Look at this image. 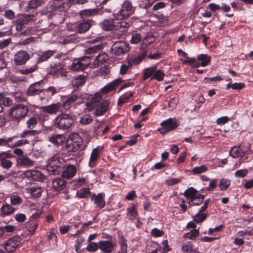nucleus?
Listing matches in <instances>:
<instances>
[{"label": "nucleus", "mask_w": 253, "mask_h": 253, "mask_svg": "<svg viewBox=\"0 0 253 253\" xmlns=\"http://www.w3.org/2000/svg\"><path fill=\"white\" fill-rule=\"evenodd\" d=\"M156 0H143L142 3L140 4L141 8L147 9L151 6Z\"/></svg>", "instance_id": "nucleus-62"}, {"label": "nucleus", "mask_w": 253, "mask_h": 253, "mask_svg": "<svg viewBox=\"0 0 253 253\" xmlns=\"http://www.w3.org/2000/svg\"><path fill=\"white\" fill-rule=\"evenodd\" d=\"M61 107V103H56L50 105L42 106V109L44 112H46L50 114H55L59 112Z\"/></svg>", "instance_id": "nucleus-20"}, {"label": "nucleus", "mask_w": 253, "mask_h": 253, "mask_svg": "<svg viewBox=\"0 0 253 253\" xmlns=\"http://www.w3.org/2000/svg\"><path fill=\"white\" fill-rule=\"evenodd\" d=\"M200 212V211L194 216V221L197 223H200L203 221L207 217L206 213Z\"/></svg>", "instance_id": "nucleus-53"}, {"label": "nucleus", "mask_w": 253, "mask_h": 253, "mask_svg": "<svg viewBox=\"0 0 253 253\" xmlns=\"http://www.w3.org/2000/svg\"><path fill=\"white\" fill-rule=\"evenodd\" d=\"M45 176L42 174L41 172L39 170H35L33 177V180L35 181H42L44 179Z\"/></svg>", "instance_id": "nucleus-61"}, {"label": "nucleus", "mask_w": 253, "mask_h": 253, "mask_svg": "<svg viewBox=\"0 0 253 253\" xmlns=\"http://www.w3.org/2000/svg\"><path fill=\"white\" fill-rule=\"evenodd\" d=\"M22 199L17 195H12L10 197V203L12 205L16 206L22 203Z\"/></svg>", "instance_id": "nucleus-55"}, {"label": "nucleus", "mask_w": 253, "mask_h": 253, "mask_svg": "<svg viewBox=\"0 0 253 253\" xmlns=\"http://www.w3.org/2000/svg\"><path fill=\"white\" fill-rule=\"evenodd\" d=\"M164 76L165 73L162 71L158 70L154 73L151 79H156L158 81H161L163 80V77Z\"/></svg>", "instance_id": "nucleus-56"}, {"label": "nucleus", "mask_w": 253, "mask_h": 253, "mask_svg": "<svg viewBox=\"0 0 253 253\" xmlns=\"http://www.w3.org/2000/svg\"><path fill=\"white\" fill-rule=\"evenodd\" d=\"M29 58L30 55L27 51L20 50L15 54L14 61L17 65H21L25 64Z\"/></svg>", "instance_id": "nucleus-16"}, {"label": "nucleus", "mask_w": 253, "mask_h": 253, "mask_svg": "<svg viewBox=\"0 0 253 253\" xmlns=\"http://www.w3.org/2000/svg\"><path fill=\"white\" fill-rule=\"evenodd\" d=\"M102 98L101 92H97L93 95H90L86 103V109L91 111L96 106L97 103L100 102Z\"/></svg>", "instance_id": "nucleus-14"}, {"label": "nucleus", "mask_w": 253, "mask_h": 253, "mask_svg": "<svg viewBox=\"0 0 253 253\" xmlns=\"http://www.w3.org/2000/svg\"><path fill=\"white\" fill-rule=\"evenodd\" d=\"M57 92L56 88L52 86L48 87L46 89L42 87V96L41 97V99L43 100L44 99L48 100L50 98L51 96H53Z\"/></svg>", "instance_id": "nucleus-21"}, {"label": "nucleus", "mask_w": 253, "mask_h": 253, "mask_svg": "<svg viewBox=\"0 0 253 253\" xmlns=\"http://www.w3.org/2000/svg\"><path fill=\"white\" fill-rule=\"evenodd\" d=\"M122 82L123 80L120 78L115 80L103 87L101 90V93L106 94L115 89Z\"/></svg>", "instance_id": "nucleus-19"}, {"label": "nucleus", "mask_w": 253, "mask_h": 253, "mask_svg": "<svg viewBox=\"0 0 253 253\" xmlns=\"http://www.w3.org/2000/svg\"><path fill=\"white\" fill-rule=\"evenodd\" d=\"M28 112L29 109L26 105L22 104H16L10 108L9 115L12 119L19 120L25 117Z\"/></svg>", "instance_id": "nucleus-5"}, {"label": "nucleus", "mask_w": 253, "mask_h": 253, "mask_svg": "<svg viewBox=\"0 0 253 253\" xmlns=\"http://www.w3.org/2000/svg\"><path fill=\"white\" fill-rule=\"evenodd\" d=\"M77 171L76 168L73 165L68 166L63 171L62 176L66 178L70 179L73 177Z\"/></svg>", "instance_id": "nucleus-27"}, {"label": "nucleus", "mask_w": 253, "mask_h": 253, "mask_svg": "<svg viewBox=\"0 0 253 253\" xmlns=\"http://www.w3.org/2000/svg\"><path fill=\"white\" fill-rule=\"evenodd\" d=\"M15 209L9 204H4L0 208V211L3 216H8L14 212Z\"/></svg>", "instance_id": "nucleus-30"}, {"label": "nucleus", "mask_w": 253, "mask_h": 253, "mask_svg": "<svg viewBox=\"0 0 253 253\" xmlns=\"http://www.w3.org/2000/svg\"><path fill=\"white\" fill-rule=\"evenodd\" d=\"M66 186V181L62 178L57 177L52 180V187L54 191H58L63 189Z\"/></svg>", "instance_id": "nucleus-25"}, {"label": "nucleus", "mask_w": 253, "mask_h": 253, "mask_svg": "<svg viewBox=\"0 0 253 253\" xmlns=\"http://www.w3.org/2000/svg\"><path fill=\"white\" fill-rule=\"evenodd\" d=\"M102 47L103 46L101 44L93 45L87 48L85 50V52L86 54H92L96 53L100 51L102 48Z\"/></svg>", "instance_id": "nucleus-49"}, {"label": "nucleus", "mask_w": 253, "mask_h": 253, "mask_svg": "<svg viewBox=\"0 0 253 253\" xmlns=\"http://www.w3.org/2000/svg\"><path fill=\"white\" fill-rule=\"evenodd\" d=\"M156 69V66L145 69L143 71V80L149 78L155 72Z\"/></svg>", "instance_id": "nucleus-46"}, {"label": "nucleus", "mask_w": 253, "mask_h": 253, "mask_svg": "<svg viewBox=\"0 0 253 253\" xmlns=\"http://www.w3.org/2000/svg\"><path fill=\"white\" fill-rule=\"evenodd\" d=\"M208 170V168L205 165H201L200 167H196L192 169L191 172L194 174H199L205 172Z\"/></svg>", "instance_id": "nucleus-45"}, {"label": "nucleus", "mask_w": 253, "mask_h": 253, "mask_svg": "<svg viewBox=\"0 0 253 253\" xmlns=\"http://www.w3.org/2000/svg\"><path fill=\"white\" fill-rule=\"evenodd\" d=\"M18 137V136L15 135L12 137H9L7 139L4 138H0V146H7V147H8V145H9V143L12 142L15 139L17 138Z\"/></svg>", "instance_id": "nucleus-52"}, {"label": "nucleus", "mask_w": 253, "mask_h": 253, "mask_svg": "<svg viewBox=\"0 0 253 253\" xmlns=\"http://www.w3.org/2000/svg\"><path fill=\"white\" fill-rule=\"evenodd\" d=\"M21 244L18 237H12L8 240L4 244L5 250L8 253L13 252Z\"/></svg>", "instance_id": "nucleus-17"}, {"label": "nucleus", "mask_w": 253, "mask_h": 253, "mask_svg": "<svg viewBox=\"0 0 253 253\" xmlns=\"http://www.w3.org/2000/svg\"><path fill=\"white\" fill-rule=\"evenodd\" d=\"M163 128L160 129V133L165 134L167 132L175 129L177 127V124L172 118H169L161 123Z\"/></svg>", "instance_id": "nucleus-15"}, {"label": "nucleus", "mask_w": 253, "mask_h": 253, "mask_svg": "<svg viewBox=\"0 0 253 253\" xmlns=\"http://www.w3.org/2000/svg\"><path fill=\"white\" fill-rule=\"evenodd\" d=\"M30 191L33 197L38 198L41 196L43 189L38 186H34L30 188Z\"/></svg>", "instance_id": "nucleus-37"}, {"label": "nucleus", "mask_w": 253, "mask_h": 253, "mask_svg": "<svg viewBox=\"0 0 253 253\" xmlns=\"http://www.w3.org/2000/svg\"><path fill=\"white\" fill-rule=\"evenodd\" d=\"M63 68V66L62 64L59 62L56 63L52 67H51L50 72L52 74H56L60 70H61Z\"/></svg>", "instance_id": "nucleus-57"}, {"label": "nucleus", "mask_w": 253, "mask_h": 253, "mask_svg": "<svg viewBox=\"0 0 253 253\" xmlns=\"http://www.w3.org/2000/svg\"><path fill=\"white\" fill-rule=\"evenodd\" d=\"M91 63L90 56H84L78 59H74L72 64V69L75 71H83L87 68Z\"/></svg>", "instance_id": "nucleus-7"}, {"label": "nucleus", "mask_w": 253, "mask_h": 253, "mask_svg": "<svg viewBox=\"0 0 253 253\" xmlns=\"http://www.w3.org/2000/svg\"><path fill=\"white\" fill-rule=\"evenodd\" d=\"M197 190L194 189L192 187H190L186 190L185 191L184 195L185 197L187 198H192L194 197H196L197 196H196L197 194Z\"/></svg>", "instance_id": "nucleus-47"}, {"label": "nucleus", "mask_w": 253, "mask_h": 253, "mask_svg": "<svg viewBox=\"0 0 253 253\" xmlns=\"http://www.w3.org/2000/svg\"><path fill=\"white\" fill-rule=\"evenodd\" d=\"M230 184V180L222 179L220 181L219 187L221 190H226L229 186Z\"/></svg>", "instance_id": "nucleus-63"}, {"label": "nucleus", "mask_w": 253, "mask_h": 253, "mask_svg": "<svg viewBox=\"0 0 253 253\" xmlns=\"http://www.w3.org/2000/svg\"><path fill=\"white\" fill-rule=\"evenodd\" d=\"M17 163L21 166L31 167L33 166L34 161L26 156H22L17 159Z\"/></svg>", "instance_id": "nucleus-32"}, {"label": "nucleus", "mask_w": 253, "mask_h": 253, "mask_svg": "<svg viewBox=\"0 0 253 253\" xmlns=\"http://www.w3.org/2000/svg\"><path fill=\"white\" fill-rule=\"evenodd\" d=\"M100 10L99 8L84 9L80 11V15L82 18H85L88 17L96 15L100 12Z\"/></svg>", "instance_id": "nucleus-29"}, {"label": "nucleus", "mask_w": 253, "mask_h": 253, "mask_svg": "<svg viewBox=\"0 0 253 253\" xmlns=\"http://www.w3.org/2000/svg\"><path fill=\"white\" fill-rule=\"evenodd\" d=\"M85 76L81 75L72 80V84L74 87L78 88L85 83Z\"/></svg>", "instance_id": "nucleus-36"}, {"label": "nucleus", "mask_w": 253, "mask_h": 253, "mask_svg": "<svg viewBox=\"0 0 253 253\" xmlns=\"http://www.w3.org/2000/svg\"><path fill=\"white\" fill-rule=\"evenodd\" d=\"M132 65H131V61H127V65L123 64L121 66L120 73L121 75H125L126 74L127 70L129 68H131Z\"/></svg>", "instance_id": "nucleus-58"}, {"label": "nucleus", "mask_w": 253, "mask_h": 253, "mask_svg": "<svg viewBox=\"0 0 253 253\" xmlns=\"http://www.w3.org/2000/svg\"><path fill=\"white\" fill-rule=\"evenodd\" d=\"M74 123V115L71 114L62 113L54 120L55 127L64 130L70 129Z\"/></svg>", "instance_id": "nucleus-1"}, {"label": "nucleus", "mask_w": 253, "mask_h": 253, "mask_svg": "<svg viewBox=\"0 0 253 253\" xmlns=\"http://www.w3.org/2000/svg\"><path fill=\"white\" fill-rule=\"evenodd\" d=\"M44 84L43 81L32 84L27 90V95L29 96L41 95L42 87H43Z\"/></svg>", "instance_id": "nucleus-13"}, {"label": "nucleus", "mask_w": 253, "mask_h": 253, "mask_svg": "<svg viewBox=\"0 0 253 253\" xmlns=\"http://www.w3.org/2000/svg\"><path fill=\"white\" fill-rule=\"evenodd\" d=\"M29 143V141L27 139H21L17 141L14 142L13 144H10L9 143V145H8V147L14 148L17 147H20L23 145H24L27 144Z\"/></svg>", "instance_id": "nucleus-50"}, {"label": "nucleus", "mask_w": 253, "mask_h": 253, "mask_svg": "<svg viewBox=\"0 0 253 253\" xmlns=\"http://www.w3.org/2000/svg\"><path fill=\"white\" fill-rule=\"evenodd\" d=\"M33 14H24L21 16L20 21L18 22L16 25V29L19 30H21L22 28V26L25 24L28 23L29 22L32 21L34 18Z\"/></svg>", "instance_id": "nucleus-26"}, {"label": "nucleus", "mask_w": 253, "mask_h": 253, "mask_svg": "<svg viewBox=\"0 0 253 253\" xmlns=\"http://www.w3.org/2000/svg\"><path fill=\"white\" fill-rule=\"evenodd\" d=\"M204 197V195L199 194L196 197L190 198L188 204L190 206H199L203 202Z\"/></svg>", "instance_id": "nucleus-34"}, {"label": "nucleus", "mask_w": 253, "mask_h": 253, "mask_svg": "<svg viewBox=\"0 0 253 253\" xmlns=\"http://www.w3.org/2000/svg\"><path fill=\"white\" fill-rule=\"evenodd\" d=\"M62 7H63L62 4L53 2L50 4L49 6L43 8L41 11L40 14L42 16H45L48 19H50L52 17L59 9Z\"/></svg>", "instance_id": "nucleus-11"}, {"label": "nucleus", "mask_w": 253, "mask_h": 253, "mask_svg": "<svg viewBox=\"0 0 253 253\" xmlns=\"http://www.w3.org/2000/svg\"><path fill=\"white\" fill-rule=\"evenodd\" d=\"M130 47L128 43L120 41L115 42L111 48V53L115 56H122L128 53Z\"/></svg>", "instance_id": "nucleus-6"}, {"label": "nucleus", "mask_w": 253, "mask_h": 253, "mask_svg": "<svg viewBox=\"0 0 253 253\" xmlns=\"http://www.w3.org/2000/svg\"><path fill=\"white\" fill-rule=\"evenodd\" d=\"M108 59V56L106 53H100L96 57L93 66L94 68H98L100 65L105 63Z\"/></svg>", "instance_id": "nucleus-22"}, {"label": "nucleus", "mask_w": 253, "mask_h": 253, "mask_svg": "<svg viewBox=\"0 0 253 253\" xmlns=\"http://www.w3.org/2000/svg\"><path fill=\"white\" fill-rule=\"evenodd\" d=\"M65 166V161L64 159L55 155L49 160L47 170L50 174L58 175L63 172Z\"/></svg>", "instance_id": "nucleus-2"}, {"label": "nucleus", "mask_w": 253, "mask_h": 253, "mask_svg": "<svg viewBox=\"0 0 253 253\" xmlns=\"http://www.w3.org/2000/svg\"><path fill=\"white\" fill-rule=\"evenodd\" d=\"M94 198V202L100 208H102L105 206V202L103 199L102 194L99 193L97 196L95 194L92 195V199Z\"/></svg>", "instance_id": "nucleus-40"}, {"label": "nucleus", "mask_w": 253, "mask_h": 253, "mask_svg": "<svg viewBox=\"0 0 253 253\" xmlns=\"http://www.w3.org/2000/svg\"><path fill=\"white\" fill-rule=\"evenodd\" d=\"M146 55V52L144 51L141 55L135 56L133 58L131 57V58L129 59L128 61H131V65L132 64L137 65L140 63Z\"/></svg>", "instance_id": "nucleus-41"}, {"label": "nucleus", "mask_w": 253, "mask_h": 253, "mask_svg": "<svg viewBox=\"0 0 253 253\" xmlns=\"http://www.w3.org/2000/svg\"><path fill=\"white\" fill-rule=\"evenodd\" d=\"M135 11V8L132 6L131 2L126 0L122 4L121 8L114 11V16L117 19H123L128 17Z\"/></svg>", "instance_id": "nucleus-3"}, {"label": "nucleus", "mask_w": 253, "mask_h": 253, "mask_svg": "<svg viewBox=\"0 0 253 253\" xmlns=\"http://www.w3.org/2000/svg\"><path fill=\"white\" fill-rule=\"evenodd\" d=\"M64 137L62 134H55L49 137V140L55 145H61L64 142Z\"/></svg>", "instance_id": "nucleus-35"}, {"label": "nucleus", "mask_w": 253, "mask_h": 253, "mask_svg": "<svg viewBox=\"0 0 253 253\" xmlns=\"http://www.w3.org/2000/svg\"><path fill=\"white\" fill-rule=\"evenodd\" d=\"M199 60L201 61V65L203 67L208 66L211 61V57L207 54H202L198 56Z\"/></svg>", "instance_id": "nucleus-38"}, {"label": "nucleus", "mask_w": 253, "mask_h": 253, "mask_svg": "<svg viewBox=\"0 0 253 253\" xmlns=\"http://www.w3.org/2000/svg\"><path fill=\"white\" fill-rule=\"evenodd\" d=\"M127 215L130 220L134 219L137 215V212L135 206L132 205L131 206L127 208Z\"/></svg>", "instance_id": "nucleus-42"}, {"label": "nucleus", "mask_w": 253, "mask_h": 253, "mask_svg": "<svg viewBox=\"0 0 253 253\" xmlns=\"http://www.w3.org/2000/svg\"><path fill=\"white\" fill-rule=\"evenodd\" d=\"M245 86V84L243 83H235L234 84L229 83L227 84V88H232L235 90H240L243 88Z\"/></svg>", "instance_id": "nucleus-48"}, {"label": "nucleus", "mask_w": 253, "mask_h": 253, "mask_svg": "<svg viewBox=\"0 0 253 253\" xmlns=\"http://www.w3.org/2000/svg\"><path fill=\"white\" fill-rule=\"evenodd\" d=\"M38 124L37 118L33 117L28 119L26 122V126L29 129H33Z\"/></svg>", "instance_id": "nucleus-44"}, {"label": "nucleus", "mask_w": 253, "mask_h": 253, "mask_svg": "<svg viewBox=\"0 0 253 253\" xmlns=\"http://www.w3.org/2000/svg\"><path fill=\"white\" fill-rule=\"evenodd\" d=\"M110 104V101L109 99H106L101 102L96 107L95 115L97 116L104 115L109 110Z\"/></svg>", "instance_id": "nucleus-18"}, {"label": "nucleus", "mask_w": 253, "mask_h": 253, "mask_svg": "<svg viewBox=\"0 0 253 253\" xmlns=\"http://www.w3.org/2000/svg\"><path fill=\"white\" fill-rule=\"evenodd\" d=\"M90 193V191L88 188H84L78 190L77 192V195L78 197L84 198L87 197Z\"/></svg>", "instance_id": "nucleus-54"}, {"label": "nucleus", "mask_w": 253, "mask_h": 253, "mask_svg": "<svg viewBox=\"0 0 253 253\" xmlns=\"http://www.w3.org/2000/svg\"><path fill=\"white\" fill-rule=\"evenodd\" d=\"M94 24L92 20H83L69 25L68 29L76 33H84Z\"/></svg>", "instance_id": "nucleus-4"}, {"label": "nucleus", "mask_w": 253, "mask_h": 253, "mask_svg": "<svg viewBox=\"0 0 253 253\" xmlns=\"http://www.w3.org/2000/svg\"><path fill=\"white\" fill-rule=\"evenodd\" d=\"M14 156L10 151L0 153V162L3 169H9L12 167V163L9 159L14 158Z\"/></svg>", "instance_id": "nucleus-12"}, {"label": "nucleus", "mask_w": 253, "mask_h": 253, "mask_svg": "<svg viewBox=\"0 0 253 253\" xmlns=\"http://www.w3.org/2000/svg\"><path fill=\"white\" fill-rule=\"evenodd\" d=\"M128 27L129 24L125 21L118 22L112 33L113 37L117 39L124 35L127 32Z\"/></svg>", "instance_id": "nucleus-10"}, {"label": "nucleus", "mask_w": 253, "mask_h": 253, "mask_svg": "<svg viewBox=\"0 0 253 253\" xmlns=\"http://www.w3.org/2000/svg\"><path fill=\"white\" fill-rule=\"evenodd\" d=\"M113 19H105L101 23L102 28L106 31H110L114 29L116 24Z\"/></svg>", "instance_id": "nucleus-28"}, {"label": "nucleus", "mask_w": 253, "mask_h": 253, "mask_svg": "<svg viewBox=\"0 0 253 253\" xmlns=\"http://www.w3.org/2000/svg\"><path fill=\"white\" fill-rule=\"evenodd\" d=\"M47 0H31L28 4V10L35 9L44 4Z\"/></svg>", "instance_id": "nucleus-33"}, {"label": "nucleus", "mask_w": 253, "mask_h": 253, "mask_svg": "<svg viewBox=\"0 0 253 253\" xmlns=\"http://www.w3.org/2000/svg\"><path fill=\"white\" fill-rule=\"evenodd\" d=\"M55 53V50H49L44 52H42L38 54V59L36 62V64L39 63L47 61L49 58L52 56Z\"/></svg>", "instance_id": "nucleus-23"}, {"label": "nucleus", "mask_w": 253, "mask_h": 253, "mask_svg": "<svg viewBox=\"0 0 253 253\" xmlns=\"http://www.w3.org/2000/svg\"><path fill=\"white\" fill-rule=\"evenodd\" d=\"M4 16L5 18L9 20H12L15 17L14 12L10 9L6 10L4 12Z\"/></svg>", "instance_id": "nucleus-64"}, {"label": "nucleus", "mask_w": 253, "mask_h": 253, "mask_svg": "<svg viewBox=\"0 0 253 253\" xmlns=\"http://www.w3.org/2000/svg\"><path fill=\"white\" fill-rule=\"evenodd\" d=\"M39 131L36 130L30 129L29 130H24L20 134L21 138H25L28 136H34L37 135Z\"/></svg>", "instance_id": "nucleus-51"}, {"label": "nucleus", "mask_w": 253, "mask_h": 253, "mask_svg": "<svg viewBox=\"0 0 253 253\" xmlns=\"http://www.w3.org/2000/svg\"><path fill=\"white\" fill-rule=\"evenodd\" d=\"M83 143V139L78 134H74L66 144V148L68 152H76Z\"/></svg>", "instance_id": "nucleus-8"}, {"label": "nucleus", "mask_w": 253, "mask_h": 253, "mask_svg": "<svg viewBox=\"0 0 253 253\" xmlns=\"http://www.w3.org/2000/svg\"><path fill=\"white\" fill-rule=\"evenodd\" d=\"M38 67V66L35 64V65L30 67V68H26L25 69H22L20 70V73L22 74H24V75H26V74H28L29 73H31L33 72H34L35 71H36V70H37Z\"/></svg>", "instance_id": "nucleus-60"}, {"label": "nucleus", "mask_w": 253, "mask_h": 253, "mask_svg": "<svg viewBox=\"0 0 253 253\" xmlns=\"http://www.w3.org/2000/svg\"><path fill=\"white\" fill-rule=\"evenodd\" d=\"M179 101V98L176 94L173 95L169 103V107L170 110H173L176 107Z\"/></svg>", "instance_id": "nucleus-43"}, {"label": "nucleus", "mask_w": 253, "mask_h": 253, "mask_svg": "<svg viewBox=\"0 0 253 253\" xmlns=\"http://www.w3.org/2000/svg\"><path fill=\"white\" fill-rule=\"evenodd\" d=\"M99 157L98 149L97 148L93 149L90 155L89 165L91 167H94L95 162L97 160Z\"/></svg>", "instance_id": "nucleus-39"}, {"label": "nucleus", "mask_w": 253, "mask_h": 253, "mask_svg": "<svg viewBox=\"0 0 253 253\" xmlns=\"http://www.w3.org/2000/svg\"><path fill=\"white\" fill-rule=\"evenodd\" d=\"M83 95L80 92L72 93L67 98L66 100L63 103V106L65 109L69 108L71 104L76 102L77 104H81L84 102Z\"/></svg>", "instance_id": "nucleus-9"}, {"label": "nucleus", "mask_w": 253, "mask_h": 253, "mask_svg": "<svg viewBox=\"0 0 253 253\" xmlns=\"http://www.w3.org/2000/svg\"><path fill=\"white\" fill-rule=\"evenodd\" d=\"M99 249L104 253H109L113 251L114 246L113 244L108 241H102L99 242Z\"/></svg>", "instance_id": "nucleus-24"}, {"label": "nucleus", "mask_w": 253, "mask_h": 253, "mask_svg": "<svg viewBox=\"0 0 253 253\" xmlns=\"http://www.w3.org/2000/svg\"><path fill=\"white\" fill-rule=\"evenodd\" d=\"M245 153V151L243 150L240 146L234 147L229 151L230 156L234 158L243 157Z\"/></svg>", "instance_id": "nucleus-31"}, {"label": "nucleus", "mask_w": 253, "mask_h": 253, "mask_svg": "<svg viewBox=\"0 0 253 253\" xmlns=\"http://www.w3.org/2000/svg\"><path fill=\"white\" fill-rule=\"evenodd\" d=\"M141 36L138 33H134L131 36L130 42L132 44L138 43L141 40Z\"/></svg>", "instance_id": "nucleus-59"}]
</instances>
